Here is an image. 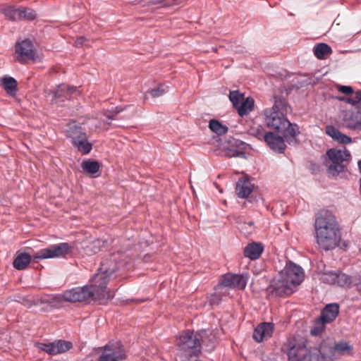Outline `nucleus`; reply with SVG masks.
I'll return each instance as SVG.
<instances>
[{"label":"nucleus","mask_w":361,"mask_h":361,"mask_svg":"<svg viewBox=\"0 0 361 361\" xmlns=\"http://www.w3.org/2000/svg\"><path fill=\"white\" fill-rule=\"evenodd\" d=\"M120 258L119 254H113L109 258L104 259L99 272L94 275L89 284L63 291L59 295V300L71 302H90L94 300L104 304L112 299L114 293L107 290L106 285L112 274L123 266Z\"/></svg>","instance_id":"obj_1"},{"label":"nucleus","mask_w":361,"mask_h":361,"mask_svg":"<svg viewBox=\"0 0 361 361\" xmlns=\"http://www.w3.org/2000/svg\"><path fill=\"white\" fill-rule=\"evenodd\" d=\"M314 228L315 242L319 249L332 250L339 245L341 228L331 212L325 209L319 211L315 216Z\"/></svg>","instance_id":"obj_2"},{"label":"nucleus","mask_w":361,"mask_h":361,"mask_svg":"<svg viewBox=\"0 0 361 361\" xmlns=\"http://www.w3.org/2000/svg\"><path fill=\"white\" fill-rule=\"evenodd\" d=\"M290 111L291 107L284 98L274 96V106L264 111L267 126L279 133L285 126L289 125L286 116Z\"/></svg>","instance_id":"obj_3"},{"label":"nucleus","mask_w":361,"mask_h":361,"mask_svg":"<svg viewBox=\"0 0 361 361\" xmlns=\"http://www.w3.org/2000/svg\"><path fill=\"white\" fill-rule=\"evenodd\" d=\"M176 345L180 356L187 360L198 357L202 352L198 331H183L177 338Z\"/></svg>","instance_id":"obj_4"},{"label":"nucleus","mask_w":361,"mask_h":361,"mask_svg":"<svg viewBox=\"0 0 361 361\" xmlns=\"http://www.w3.org/2000/svg\"><path fill=\"white\" fill-rule=\"evenodd\" d=\"M97 353L99 354L98 361H124L127 357L126 350L120 341L109 342L98 348Z\"/></svg>","instance_id":"obj_5"},{"label":"nucleus","mask_w":361,"mask_h":361,"mask_svg":"<svg viewBox=\"0 0 361 361\" xmlns=\"http://www.w3.org/2000/svg\"><path fill=\"white\" fill-rule=\"evenodd\" d=\"M326 154L331 161L328 171L334 176H337L344 171L345 168L344 162L349 161L351 157L350 152L345 147H343V149H329Z\"/></svg>","instance_id":"obj_6"},{"label":"nucleus","mask_w":361,"mask_h":361,"mask_svg":"<svg viewBox=\"0 0 361 361\" xmlns=\"http://www.w3.org/2000/svg\"><path fill=\"white\" fill-rule=\"evenodd\" d=\"M73 247L67 243L51 245L49 247L39 250L35 255V259H44L49 258H64L71 254Z\"/></svg>","instance_id":"obj_7"},{"label":"nucleus","mask_w":361,"mask_h":361,"mask_svg":"<svg viewBox=\"0 0 361 361\" xmlns=\"http://www.w3.org/2000/svg\"><path fill=\"white\" fill-rule=\"evenodd\" d=\"M279 276L284 280L285 283H288L290 288L295 290L297 286L303 281L304 272L300 266L290 262L281 271Z\"/></svg>","instance_id":"obj_8"},{"label":"nucleus","mask_w":361,"mask_h":361,"mask_svg":"<svg viewBox=\"0 0 361 361\" xmlns=\"http://www.w3.org/2000/svg\"><path fill=\"white\" fill-rule=\"evenodd\" d=\"M37 347L49 355H55L64 353L73 348V343L64 340H56L48 343H37Z\"/></svg>","instance_id":"obj_9"},{"label":"nucleus","mask_w":361,"mask_h":361,"mask_svg":"<svg viewBox=\"0 0 361 361\" xmlns=\"http://www.w3.org/2000/svg\"><path fill=\"white\" fill-rule=\"evenodd\" d=\"M16 59L20 63H26L34 60L35 53L31 41L25 39L16 45Z\"/></svg>","instance_id":"obj_10"},{"label":"nucleus","mask_w":361,"mask_h":361,"mask_svg":"<svg viewBox=\"0 0 361 361\" xmlns=\"http://www.w3.org/2000/svg\"><path fill=\"white\" fill-rule=\"evenodd\" d=\"M289 361H313L311 351L305 346L293 345L288 352Z\"/></svg>","instance_id":"obj_11"},{"label":"nucleus","mask_w":361,"mask_h":361,"mask_svg":"<svg viewBox=\"0 0 361 361\" xmlns=\"http://www.w3.org/2000/svg\"><path fill=\"white\" fill-rule=\"evenodd\" d=\"M247 277L241 274H227L223 276L220 284L225 287L244 289L247 285Z\"/></svg>","instance_id":"obj_12"},{"label":"nucleus","mask_w":361,"mask_h":361,"mask_svg":"<svg viewBox=\"0 0 361 361\" xmlns=\"http://www.w3.org/2000/svg\"><path fill=\"white\" fill-rule=\"evenodd\" d=\"M274 330V325L270 322H263L259 324L253 332L252 337L255 341L261 343L270 338L272 336Z\"/></svg>","instance_id":"obj_13"},{"label":"nucleus","mask_w":361,"mask_h":361,"mask_svg":"<svg viewBox=\"0 0 361 361\" xmlns=\"http://www.w3.org/2000/svg\"><path fill=\"white\" fill-rule=\"evenodd\" d=\"M264 140L267 145L274 151L277 152H283L286 147L283 138L276 135L274 133L269 132L264 136Z\"/></svg>","instance_id":"obj_14"},{"label":"nucleus","mask_w":361,"mask_h":361,"mask_svg":"<svg viewBox=\"0 0 361 361\" xmlns=\"http://www.w3.org/2000/svg\"><path fill=\"white\" fill-rule=\"evenodd\" d=\"M271 293L277 296L283 297L291 295L295 290L290 288L288 283H285L284 280L280 276L277 280L273 281L271 285Z\"/></svg>","instance_id":"obj_15"},{"label":"nucleus","mask_w":361,"mask_h":361,"mask_svg":"<svg viewBox=\"0 0 361 361\" xmlns=\"http://www.w3.org/2000/svg\"><path fill=\"white\" fill-rule=\"evenodd\" d=\"M254 184L247 178H240L238 179L235 192L238 197L247 198L252 192Z\"/></svg>","instance_id":"obj_16"},{"label":"nucleus","mask_w":361,"mask_h":361,"mask_svg":"<svg viewBox=\"0 0 361 361\" xmlns=\"http://www.w3.org/2000/svg\"><path fill=\"white\" fill-rule=\"evenodd\" d=\"M198 337L200 338V343H203L210 350L214 348L215 344L218 341L217 332L215 331H208L205 329H202L198 331Z\"/></svg>","instance_id":"obj_17"},{"label":"nucleus","mask_w":361,"mask_h":361,"mask_svg":"<svg viewBox=\"0 0 361 361\" xmlns=\"http://www.w3.org/2000/svg\"><path fill=\"white\" fill-rule=\"evenodd\" d=\"M263 250L264 246L261 243L252 242L245 247L243 255L251 260H255L260 257Z\"/></svg>","instance_id":"obj_18"},{"label":"nucleus","mask_w":361,"mask_h":361,"mask_svg":"<svg viewBox=\"0 0 361 361\" xmlns=\"http://www.w3.org/2000/svg\"><path fill=\"white\" fill-rule=\"evenodd\" d=\"M338 313L339 305L337 303H331L322 310L319 317L324 322L331 323L336 319Z\"/></svg>","instance_id":"obj_19"},{"label":"nucleus","mask_w":361,"mask_h":361,"mask_svg":"<svg viewBox=\"0 0 361 361\" xmlns=\"http://www.w3.org/2000/svg\"><path fill=\"white\" fill-rule=\"evenodd\" d=\"M76 92V88L70 87L66 84H61L57 87L56 89L50 91V94L53 95L54 99H69L71 95Z\"/></svg>","instance_id":"obj_20"},{"label":"nucleus","mask_w":361,"mask_h":361,"mask_svg":"<svg viewBox=\"0 0 361 361\" xmlns=\"http://www.w3.org/2000/svg\"><path fill=\"white\" fill-rule=\"evenodd\" d=\"M317 350L319 353L317 361L319 360V358L322 360H325L327 357H334V345L329 338L322 340Z\"/></svg>","instance_id":"obj_21"},{"label":"nucleus","mask_w":361,"mask_h":361,"mask_svg":"<svg viewBox=\"0 0 361 361\" xmlns=\"http://www.w3.org/2000/svg\"><path fill=\"white\" fill-rule=\"evenodd\" d=\"M326 133L334 140L341 144H349L352 142L351 137L343 134L338 129L333 126H327L325 129Z\"/></svg>","instance_id":"obj_22"},{"label":"nucleus","mask_w":361,"mask_h":361,"mask_svg":"<svg viewBox=\"0 0 361 361\" xmlns=\"http://www.w3.org/2000/svg\"><path fill=\"white\" fill-rule=\"evenodd\" d=\"M288 124L285 126L284 129H281L279 133H281L289 144H296V136L299 133L298 129L295 128L296 125H293L289 121Z\"/></svg>","instance_id":"obj_23"},{"label":"nucleus","mask_w":361,"mask_h":361,"mask_svg":"<svg viewBox=\"0 0 361 361\" xmlns=\"http://www.w3.org/2000/svg\"><path fill=\"white\" fill-rule=\"evenodd\" d=\"M32 259L34 260L33 257ZM38 259H35V262H37ZM32 261V257L26 253L21 252L18 254L13 261V267L18 270L25 269Z\"/></svg>","instance_id":"obj_24"},{"label":"nucleus","mask_w":361,"mask_h":361,"mask_svg":"<svg viewBox=\"0 0 361 361\" xmlns=\"http://www.w3.org/2000/svg\"><path fill=\"white\" fill-rule=\"evenodd\" d=\"M1 86L11 96L15 95L18 90V82L16 79L9 76H4L1 79Z\"/></svg>","instance_id":"obj_25"},{"label":"nucleus","mask_w":361,"mask_h":361,"mask_svg":"<svg viewBox=\"0 0 361 361\" xmlns=\"http://www.w3.org/2000/svg\"><path fill=\"white\" fill-rule=\"evenodd\" d=\"M67 136L71 140L73 145L78 141L85 140L87 137L86 133L82 128L76 126L70 127L67 132Z\"/></svg>","instance_id":"obj_26"},{"label":"nucleus","mask_w":361,"mask_h":361,"mask_svg":"<svg viewBox=\"0 0 361 361\" xmlns=\"http://www.w3.org/2000/svg\"><path fill=\"white\" fill-rule=\"evenodd\" d=\"M313 53L318 59L323 60L332 54V49L326 43H319L314 47Z\"/></svg>","instance_id":"obj_27"},{"label":"nucleus","mask_w":361,"mask_h":361,"mask_svg":"<svg viewBox=\"0 0 361 361\" xmlns=\"http://www.w3.org/2000/svg\"><path fill=\"white\" fill-rule=\"evenodd\" d=\"M255 101L251 97L244 99L235 109L240 116L247 115L254 109Z\"/></svg>","instance_id":"obj_28"},{"label":"nucleus","mask_w":361,"mask_h":361,"mask_svg":"<svg viewBox=\"0 0 361 361\" xmlns=\"http://www.w3.org/2000/svg\"><path fill=\"white\" fill-rule=\"evenodd\" d=\"M353 346L345 341H339L334 345V357L338 355H350Z\"/></svg>","instance_id":"obj_29"},{"label":"nucleus","mask_w":361,"mask_h":361,"mask_svg":"<svg viewBox=\"0 0 361 361\" xmlns=\"http://www.w3.org/2000/svg\"><path fill=\"white\" fill-rule=\"evenodd\" d=\"M82 170L89 174H94L97 173L100 168V164L97 161L85 160L81 164Z\"/></svg>","instance_id":"obj_30"},{"label":"nucleus","mask_w":361,"mask_h":361,"mask_svg":"<svg viewBox=\"0 0 361 361\" xmlns=\"http://www.w3.org/2000/svg\"><path fill=\"white\" fill-rule=\"evenodd\" d=\"M210 130L219 135H223L228 132V127L223 125L220 121L216 119H212L209 123Z\"/></svg>","instance_id":"obj_31"},{"label":"nucleus","mask_w":361,"mask_h":361,"mask_svg":"<svg viewBox=\"0 0 361 361\" xmlns=\"http://www.w3.org/2000/svg\"><path fill=\"white\" fill-rule=\"evenodd\" d=\"M1 12L6 18L9 20H20V8H16L14 6H7L2 8Z\"/></svg>","instance_id":"obj_32"},{"label":"nucleus","mask_w":361,"mask_h":361,"mask_svg":"<svg viewBox=\"0 0 361 361\" xmlns=\"http://www.w3.org/2000/svg\"><path fill=\"white\" fill-rule=\"evenodd\" d=\"M73 146L77 148L78 151L82 155L89 154L92 149V145L88 141V138H85V140H80L73 144Z\"/></svg>","instance_id":"obj_33"},{"label":"nucleus","mask_w":361,"mask_h":361,"mask_svg":"<svg viewBox=\"0 0 361 361\" xmlns=\"http://www.w3.org/2000/svg\"><path fill=\"white\" fill-rule=\"evenodd\" d=\"M326 324L328 323L322 320L321 317L316 319L314 325L311 328L310 334L314 336L320 335L324 331Z\"/></svg>","instance_id":"obj_34"},{"label":"nucleus","mask_w":361,"mask_h":361,"mask_svg":"<svg viewBox=\"0 0 361 361\" xmlns=\"http://www.w3.org/2000/svg\"><path fill=\"white\" fill-rule=\"evenodd\" d=\"M352 282V278L350 276L341 272L336 273V286L341 287L349 286Z\"/></svg>","instance_id":"obj_35"},{"label":"nucleus","mask_w":361,"mask_h":361,"mask_svg":"<svg viewBox=\"0 0 361 361\" xmlns=\"http://www.w3.org/2000/svg\"><path fill=\"white\" fill-rule=\"evenodd\" d=\"M36 17V12L33 9L25 7L20 8V20L23 19L33 20Z\"/></svg>","instance_id":"obj_36"},{"label":"nucleus","mask_w":361,"mask_h":361,"mask_svg":"<svg viewBox=\"0 0 361 361\" xmlns=\"http://www.w3.org/2000/svg\"><path fill=\"white\" fill-rule=\"evenodd\" d=\"M229 99L232 102L235 109L245 99L244 95L240 94L238 91H231L229 94Z\"/></svg>","instance_id":"obj_37"},{"label":"nucleus","mask_w":361,"mask_h":361,"mask_svg":"<svg viewBox=\"0 0 361 361\" xmlns=\"http://www.w3.org/2000/svg\"><path fill=\"white\" fill-rule=\"evenodd\" d=\"M339 99L341 101H345L353 105L361 104V90L355 92L354 94L350 97H339Z\"/></svg>","instance_id":"obj_38"},{"label":"nucleus","mask_w":361,"mask_h":361,"mask_svg":"<svg viewBox=\"0 0 361 361\" xmlns=\"http://www.w3.org/2000/svg\"><path fill=\"white\" fill-rule=\"evenodd\" d=\"M336 271H329L328 273H324L322 276V281L325 283H327L331 285H336Z\"/></svg>","instance_id":"obj_39"},{"label":"nucleus","mask_w":361,"mask_h":361,"mask_svg":"<svg viewBox=\"0 0 361 361\" xmlns=\"http://www.w3.org/2000/svg\"><path fill=\"white\" fill-rule=\"evenodd\" d=\"M165 92V90L163 89V87L159 85L157 88L149 90L147 92V94H149L150 96L152 97H158L164 94Z\"/></svg>","instance_id":"obj_40"},{"label":"nucleus","mask_w":361,"mask_h":361,"mask_svg":"<svg viewBox=\"0 0 361 361\" xmlns=\"http://www.w3.org/2000/svg\"><path fill=\"white\" fill-rule=\"evenodd\" d=\"M164 1L165 0H140V3L142 6L161 4L164 7Z\"/></svg>","instance_id":"obj_41"},{"label":"nucleus","mask_w":361,"mask_h":361,"mask_svg":"<svg viewBox=\"0 0 361 361\" xmlns=\"http://www.w3.org/2000/svg\"><path fill=\"white\" fill-rule=\"evenodd\" d=\"M123 110L124 108H122L121 106H116L112 112L106 114V116L108 119H115L116 116Z\"/></svg>","instance_id":"obj_42"},{"label":"nucleus","mask_w":361,"mask_h":361,"mask_svg":"<svg viewBox=\"0 0 361 361\" xmlns=\"http://www.w3.org/2000/svg\"><path fill=\"white\" fill-rule=\"evenodd\" d=\"M185 0H165L164 2V7H169L174 5H180Z\"/></svg>","instance_id":"obj_43"},{"label":"nucleus","mask_w":361,"mask_h":361,"mask_svg":"<svg viewBox=\"0 0 361 361\" xmlns=\"http://www.w3.org/2000/svg\"><path fill=\"white\" fill-rule=\"evenodd\" d=\"M338 90L339 92L345 94H351L354 92L352 87L345 85L340 86Z\"/></svg>","instance_id":"obj_44"},{"label":"nucleus","mask_w":361,"mask_h":361,"mask_svg":"<svg viewBox=\"0 0 361 361\" xmlns=\"http://www.w3.org/2000/svg\"><path fill=\"white\" fill-rule=\"evenodd\" d=\"M221 298L217 293L212 294L209 298L210 305H218L220 302Z\"/></svg>","instance_id":"obj_45"},{"label":"nucleus","mask_w":361,"mask_h":361,"mask_svg":"<svg viewBox=\"0 0 361 361\" xmlns=\"http://www.w3.org/2000/svg\"><path fill=\"white\" fill-rule=\"evenodd\" d=\"M267 133L268 132H265L262 128H257L255 135L259 140H264V136L266 135Z\"/></svg>","instance_id":"obj_46"},{"label":"nucleus","mask_w":361,"mask_h":361,"mask_svg":"<svg viewBox=\"0 0 361 361\" xmlns=\"http://www.w3.org/2000/svg\"><path fill=\"white\" fill-rule=\"evenodd\" d=\"M84 40H85V39H84L83 37H80V38L78 39V40H77V43H78V44H83Z\"/></svg>","instance_id":"obj_47"},{"label":"nucleus","mask_w":361,"mask_h":361,"mask_svg":"<svg viewBox=\"0 0 361 361\" xmlns=\"http://www.w3.org/2000/svg\"><path fill=\"white\" fill-rule=\"evenodd\" d=\"M358 168L361 173V159L358 161Z\"/></svg>","instance_id":"obj_48"},{"label":"nucleus","mask_w":361,"mask_h":361,"mask_svg":"<svg viewBox=\"0 0 361 361\" xmlns=\"http://www.w3.org/2000/svg\"><path fill=\"white\" fill-rule=\"evenodd\" d=\"M247 224H248L249 226H253V225H254V222L251 221H249V222L247 223Z\"/></svg>","instance_id":"obj_49"},{"label":"nucleus","mask_w":361,"mask_h":361,"mask_svg":"<svg viewBox=\"0 0 361 361\" xmlns=\"http://www.w3.org/2000/svg\"><path fill=\"white\" fill-rule=\"evenodd\" d=\"M360 120L358 121V124L361 126V114L359 115Z\"/></svg>","instance_id":"obj_50"},{"label":"nucleus","mask_w":361,"mask_h":361,"mask_svg":"<svg viewBox=\"0 0 361 361\" xmlns=\"http://www.w3.org/2000/svg\"><path fill=\"white\" fill-rule=\"evenodd\" d=\"M94 243L97 244V245H99V244H100V241H99V240H97V241H95Z\"/></svg>","instance_id":"obj_51"},{"label":"nucleus","mask_w":361,"mask_h":361,"mask_svg":"<svg viewBox=\"0 0 361 361\" xmlns=\"http://www.w3.org/2000/svg\"><path fill=\"white\" fill-rule=\"evenodd\" d=\"M360 192H361V178H360Z\"/></svg>","instance_id":"obj_52"}]
</instances>
